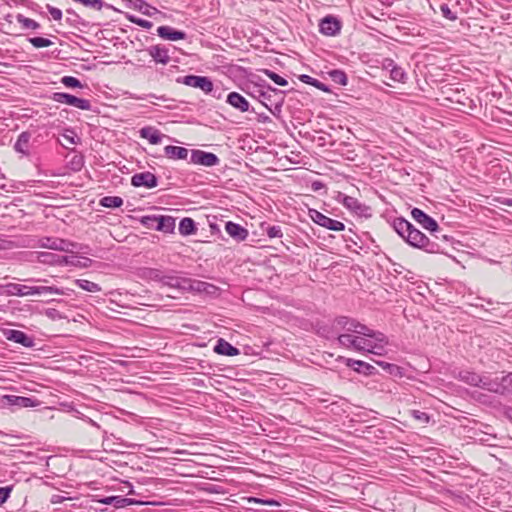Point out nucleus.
Segmentation results:
<instances>
[{
    "mask_svg": "<svg viewBox=\"0 0 512 512\" xmlns=\"http://www.w3.org/2000/svg\"><path fill=\"white\" fill-rule=\"evenodd\" d=\"M395 232L410 246L424 250L427 253L442 252L441 246L431 241L424 233L403 217H397L392 222Z\"/></svg>",
    "mask_w": 512,
    "mask_h": 512,
    "instance_id": "obj_1",
    "label": "nucleus"
},
{
    "mask_svg": "<svg viewBox=\"0 0 512 512\" xmlns=\"http://www.w3.org/2000/svg\"><path fill=\"white\" fill-rule=\"evenodd\" d=\"M336 340L341 347L346 349L376 355H382L385 346L388 344V338L384 333H382V337H364L357 334L338 335Z\"/></svg>",
    "mask_w": 512,
    "mask_h": 512,
    "instance_id": "obj_2",
    "label": "nucleus"
},
{
    "mask_svg": "<svg viewBox=\"0 0 512 512\" xmlns=\"http://www.w3.org/2000/svg\"><path fill=\"white\" fill-rule=\"evenodd\" d=\"M323 335L327 339H332L338 336V335H363L364 337H382V332L375 331L366 325L360 323L358 320L347 317V316H338L336 317L331 326V331H326L325 328H323Z\"/></svg>",
    "mask_w": 512,
    "mask_h": 512,
    "instance_id": "obj_3",
    "label": "nucleus"
},
{
    "mask_svg": "<svg viewBox=\"0 0 512 512\" xmlns=\"http://www.w3.org/2000/svg\"><path fill=\"white\" fill-rule=\"evenodd\" d=\"M265 90H257L256 93H249L264 105L275 117H280L285 99V92L267 84Z\"/></svg>",
    "mask_w": 512,
    "mask_h": 512,
    "instance_id": "obj_4",
    "label": "nucleus"
},
{
    "mask_svg": "<svg viewBox=\"0 0 512 512\" xmlns=\"http://www.w3.org/2000/svg\"><path fill=\"white\" fill-rule=\"evenodd\" d=\"M32 247H40L45 249H50L54 251H62L67 253H75V252H82V253H88L89 247L87 245L78 244L71 242L66 239H62L59 237H50V236H44L38 238L35 243L31 245Z\"/></svg>",
    "mask_w": 512,
    "mask_h": 512,
    "instance_id": "obj_5",
    "label": "nucleus"
},
{
    "mask_svg": "<svg viewBox=\"0 0 512 512\" xmlns=\"http://www.w3.org/2000/svg\"><path fill=\"white\" fill-rule=\"evenodd\" d=\"M176 82L189 87L197 88L203 91L205 94H210L213 91L214 84L212 80L207 76L198 75H186L180 76L176 79Z\"/></svg>",
    "mask_w": 512,
    "mask_h": 512,
    "instance_id": "obj_6",
    "label": "nucleus"
},
{
    "mask_svg": "<svg viewBox=\"0 0 512 512\" xmlns=\"http://www.w3.org/2000/svg\"><path fill=\"white\" fill-rule=\"evenodd\" d=\"M50 98L54 102L70 105L84 111H90L92 108L89 100L65 92H54Z\"/></svg>",
    "mask_w": 512,
    "mask_h": 512,
    "instance_id": "obj_7",
    "label": "nucleus"
},
{
    "mask_svg": "<svg viewBox=\"0 0 512 512\" xmlns=\"http://www.w3.org/2000/svg\"><path fill=\"white\" fill-rule=\"evenodd\" d=\"M411 216L423 229L434 234L436 239L440 238L436 234L440 231V228L437 221L434 218L426 214L423 210L416 207L411 210Z\"/></svg>",
    "mask_w": 512,
    "mask_h": 512,
    "instance_id": "obj_8",
    "label": "nucleus"
},
{
    "mask_svg": "<svg viewBox=\"0 0 512 512\" xmlns=\"http://www.w3.org/2000/svg\"><path fill=\"white\" fill-rule=\"evenodd\" d=\"M309 217L313 220L314 223L322 226L331 231H343L345 229L344 223L332 219L323 213L319 212L316 209H309L308 212Z\"/></svg>",
    "mask_w": 512,
    "mask_h": 512,
    "instance_id": "obj_9",
    "label": "nucleus"
},
{
    "mask_svg": "<svg viewBox=\"0 0 512 512\" xmlns=\"http://www.w3.org/2000/svg\"><path fill=\"white\" fill-rule=\"evenodd\" d=\"M190 163L204 167H213L220 163V159L212 152L194 149L191 150Z\"/></svg>",
    "mask_w": 512,
    "mask_h": 512,
    "instance_id": "obj_10",
    "label": "nucleus"
},
{
    "mask_svg": "<svg viewBox=\"0 0 512 512\" xmlns=\"http://www.w3.org/2000/svg\"><path fill=\"white\" fill-rule=\"evenodd\" d=\"M337 362H343L347 367L353 369L355 372L359 374H363L365 376H372L377 373V370L371 364L364 362L362 360H355L352 358H346L344 356H339L336 359Z\"/></svg>",
    "mask_w": 512,
    "mask_h": 512,
    "instance_id": "obj_11",
    "label": "nucleus"
},
{
    "mask_svg": "<svg viewBox=\"0 0 512 512\" xmlns=\"http://www.w3.org/2000/svg\"><path fill=\"white\" fill-rule=\"evenodd\" d=\"M340 197L342 198V200H341L342 204L348 210L352 211L356 215L361 216V217H370L371 216L370 208L368 206H366L365 204H362L361 202H359L358 199L348 196V195H344V194H340L339 198Z\"/></svg>",
    "mask_w": 512,
    "mask_h": 512,
    "instance_id": "obj_12",
    "label": "nucleus"
},
{
    "mask_svg": "<svg viewBox=\"0 0 512 512\" xmlns=\"http://www.w3.org/2000/svg\"><path fill=\"white\" fill-rule=\"evenodd\" d=\"M341 27L340 20L332 15L325 16L319 23V31L325 36H336L340 33Z\"/></svg>",
    "mask_w": 512,
    "mask_h": 512,
    "instance_id": "obj_13",
    "label": "nucleus"
},
{
    "mask_svg": "<svg viewBox=\"0 0 512 512\" xmlns=\"http://www.w3.org/2000/svg\"><path fill=\"white\" fill-rule=\"evenodd\" d=\"M7 340L20 344L26 348H32L35 345V339L33 336H29L23 331L8 329L4 332Z\"/></svg>",
    "mask_w": 512,
    "mask_h": 512,
    "instance_id": "obj_14",
    "label": "nucleus"
},
{
    "mask_svg": "<svg viewBox=\"0 0 512 512\" xmlns=\"http://www.w3.org/2000/svg\"><path fill=\"white\" fill-rule=\"evenodd\" d=\"M131 185L134 187H145L151 189L158 185V179L149 171L136 173L131 177Z\"/></svg>",
    "mask_w": 512,
    "mask_h": 512,
    "instance_id": "obj_15",
    "label": "nucleus"
},
{
    "mask_svg": "<svg viewBox=\"0 0 512 512\" xmlns=\"http://www.w3.org/2000/svg\"><path fill=\"white\" fill-rule=\"evenodd\" d=\"M99 502L104 505H113L115 508H124L130 505H144L148 503L124 496H108L100 499Z\"/></svg>",
    "mask_w": 512,
    "mask_h": 512,
    "instance_id": "obj_16",
    "label": "nucleus"
},
{
    "mask_svg": "<svg viewBox=\"0 0 512 512\" xmlns=\"http://www.w3.org/2000/svg\"><path fill=\"white\" fill-rule=\"evenodd\" d=\"M226 102L242 113L249 111L254 112L253 108L250 109V103L247 99L238 92H230L227 95Z\"/></svg>",
    "mask_w": 512,
    "mask_h": 512,
    "instance_id": "obj_17",
    "label": "nucleus"
},
{
    "mask_svg": "<svg viewBox=\"0 0 512 512\" xmlns=\"http://www.w3.org/2000/svg\"><path fill=\"white\" fill-rule=\"evenodd\" d=\"M161 284L170 288L186 290L188 278L179 277L173 271L164 272Z\"/></svg>",
    "mask_w": 512,
    "mask_h": 512,
    "instance_id": "obj_18",
    "label": "nucleus"
},
{
    "mask_svg": "<svg viewBox=\"0 0 512 512\" xmlns=\"http://www.w3.org/2000/svg\"><path fill=\"white\" fill-rule=\"evenodd\" d=\"M225 230L236 242L245 241L249 236V232L245 227L232 221L225 223Z\"/></svg>",
    "mask_w": 512,
    "mask_h": 512,
    "instance_id": "obj_19",
    "label": "nucleus"
},
{
    "mask_svg": "<svg viewBox=\"0 0 512 512\" xmlns=\"http://www.w3.org/2000/svg\"><path fill=\"white\" fill-rule=\"evenodd\" d=\"M157 34L160 38L169 41L184 40L187 37V34L184 31L176 30L168 25L158 27Z\"/></svg>",
    "mask_w": 512,
    "mask_h": 512,
    "instance_id": "obj_20",
    "label": "nucleus"
},
{
    "mask_svg": "<svg viewBox=\"0 0 512 512\" xmlns=\"http://www.w3.org/2000/svg\"><path fill=\"white\" fill-rule=\"evenodd\" d=\"M155 63L167 65L170 62L169 50L162 45H153L147 49Z\"/></svg>",
    "mask_w": 512,
    "mask_h": 512,
    "instance_id": "obj_21",
    "label": "nucleus"
},
{
    "mask_svg": "<svg viewBox=\"0 0 512 512\" xmlns=\"http://www.w3.org/2000/svg\"><path fill=\"white\" fill-rule=\"evenodd\" d=\"M213 350L215 353L225 356H236L240 354V351L237 347L231 345L223 338H219L217 340Z\"/></svg>",
    "mask_w": 512,
    "mask_h": 512,
    "instance_id": "obj_22",
    "label": "nucleus"
},
{
    "mask_svg": "<svg viewBox=\"0 0 512 512\" xmlns=\"http://www.w3.org/2000/svg\"><path fill=\"white\" fill-rule=\"evenodd\" d=\"M31 139V133L28 131H23L19 134L15 144H14V150L17 153H20L24 156H29V142Z\"/></svg>",
    "mask_w": 512,
    "mask_h": 512,
    "instance_id": "obj_23",
    "label": "nucleus"
},
{
    "mask_svg": "<svg viewBox=\"0 0 512 512\" xmlns=\"http://www.w3.org/2000/svg\"><path fill=\"white\" fill-rule=\"evenodd\" d=\"M62 257L52 252H35V259L41 264L62 266Z\"/></svg>",
    "mask_w": 512,
    "mask_h": 512,
    "instance_id": "obj_24",
    "label": "nucleus"
},
{
    "mask_svg": "<svg viewBox=\"0 0 512 512\" xmlns=\"http://www.w3.org/2000/svg\"><path fill=\"white\" fill-rule=\"evenodd\" d=\"M164 154L167 158L172 160H186L189 155V150L180 146L167 145L164 147Z\"/></svg>",
    "mask_w": 512,
    "mask_h": 512,
    "instance_id": "obj_25",
    "label": "nucleus"
},
{
    "mask_svg": "<svg viewBox=\"0 0 512 512\" xmlns=\"http://www.w3.org/2000/svg\"><path fill=\"white\" fill-rule=\"evenodd\" d=\"M129 7H132L147 16L158 13L157 8L148 4L145 0H124Z\"/></svg>",
    "mask_w": 512,
    "mask_h": 512,
    "instance_id": "obj_26",
    "label": "nucleus"
},
{
    "mask_svg": "<svg viewBox=\"0 0 512 512\" xmlns=\"http://www.w3.org/2000/svg\"><path fill=\"white\" fill-rule=\"evenodd\" d=\"M482 375L472 370H461L458 372L456 378L470 386L478 387L481 383Z\"/></svg>",
    "mask_w": 512,
    "mask_h": 512,
    "instance_id": "obj_27",
    "label": "nucleus"
},
{
    "mask_svg": "<svg viewBox=\"0 0 512 512\" xmlns=\"http://www.w3.org/2000/svg\"><path fill=\"white\" fill-rule=\"evenodd\" d=\"M139 135L141 138L147 139L153 145L159 144L164 136L158 129L152 126H145L141 128L139 130Z\"/></svg>",
    "mask_w": 512,
    "mask_h": 512,
    "instance_id": "obj_28",
    "label": "nucleus"
},
{
    "mask_svg": "<svg viewBox=\"0 0 512 512\" xmlns=\"http://www.w3.org/2000/svg\"><path fill=\"white\" fill-rule=\"evenodd\" d=\"M479 388L487 390L489 392L500 395L502 393V388L499 386V377L491 378L487 375H482L481 383Z\"/></svg>",
    "mask_w": 512,
    "mask_h": 512,
    "instance_id": "obj_29",
    "label": "nucleus"
},
{
    "mask_svg": "<svg viewBox=\"0 0 512 512\" xmlns=\"http://www.w3.org/2000/svg\"><path fill=\"white\" fill-rule=\"evenodd\" d=\"M92 264V260L87 257H78L75 255L63 256L62 266H74L79 268H88Z\"/></svg>",
    "mask_w": 512,
    "mask_h": 512,
    "instance_id": "obj_30",
    "label": "nucleus"
},
{
    "mask_svg": "<svg viewBox=\"0 0 512 512\" xmlns=\"http://www.w3.org/2000/svg\"><path fill=\"white\" fill-rule=\"evenodd\" d=\"M56 294V295H64L63 289H60L56 286H28L27 285V296L30 295H41V294Z\"/></svg>",
    "mask_w": 512,
    "mask_h": 512,
    "instance_id": "obj_31",
    "label": "nucleus"
},
{
    "mask_svg": "<svg viewBox=\"0 0 512 512\" xmlns=\"http://www.w3.org/2000/svg\"><path fill=\"white\" fill-rule=\"evenodd\" d=\"M175 229V218L172 216L158 215L157 231L172 233Z\"/></svg>",
    "mask_w": 512,
    "mask_h": 512,
    "instance_id": "obj_32",
    "label": "nucleus"
},
{
    "mask_svg": "<svg viewBox=\"0 0 512 512\" xmlns=\"http://www.w3.org/2000/svg\"><path fill=\"white\" fill-rule=\"evenodd\" d=\"M5 293L9 296L24 297L27 296V285L8 283L3 286Z\"/></svg>",
    "mask_w": 512,
    "mask_h": 512,
    "instance_id": "obj_33",
    "label": "nucleus"
},
{
    "mask_svg": "<svg viewBox=\"0 0 512 512\" xmlns=\"http://www.w3.org/2000/svg\"><path fill=\"white\" fill-rule=\"evenodd\" d=\"M196 232L195 222L192 218L185 217L179 223V233L183 236L192 235Z\"/></svg>",
    "mask_w": 512,
    "mask_h": 512,
    "instance_id": "obj_34",
    "label": "nucleus"
},
{
    "mask_svg": "<svg viewBox=\"0 0 512 512\" xmlns=\"http://www.w3.org/2000/svg\"><path fill=\"white\" fill-rule=\"evenodd\" d=\"M16 20L19 24H21L22 28L26 30H37L41 27L37 21L28 18L20 13L16 15Z\"/></svg>",
    "mask_w": 512,
    "mask_h": 512,
    "instance_id": "obj_35",
    "label": "nucleus"
},
{
    "mask_svg": "<svg viewBox=\"0 0 512 512\" xmlns=\"http://www.w3.org/2000/svg\"><path fill=\"white\" fill-rule=\"evenodd\" d=\"M99 204L105 208H119L123 204V199L119 196H105L100 199Z\"/></svg>",
    "mask_w": 512,
    "mask_h": 512,
    "instance_id": "obj_36",
    "label": "nucleus"
},
{
    "mask_svg": "<svg viewBox=\"0 0 512 512\" xmlns=\"http://www.w3.org/2000/svg\"><path fill=\"white\" fill-rule=\"evenodd\" d=\"M75 284L79 288H81L87 292L96 293V292L101 291V287L97 283H94L87 279H77V280H75Z\"/></svg>",
    "mask_w": 512,
    "mask_h": 512,
    "instance_id": "obj_37",
    "label": "nucleus"
},
{
    "mask_svg": "<svg viewBox=\"0 0 512 512\" xmlns=\"http://www.w3.org/2000/svg\"><path fill=\"white\" fill-rule=\"evenodd\" d=\"M328 75L334 83L342 85V86L347 85L348 78H347L346 73L343 70L333 69L328 72Z\"/></svg>",
    "mask_w": 512,
    "mask_h": 512,
    "instance_id": "obj_38",
    "label": "nucleus"
},
{
    "mask_svg": "<svg viewBox=\"0 0 512 512\" xmlns=\"http://www.w3.org/2000/svg\"><path fill=\"white\" fill-rule=\"evenodd\" d=\"M389 74L390 78L395 82L406 83L407 81V74L405 70L399 65L392 66V69L389 72Z\"/></svg>",
    "mask_w": 512,
    "mask_h": 512,
    "instance_id": "obj_39",
    "label": "nucleus"
},
{
    "mask_svg": "<svg viewBox=\"0 0 512 512\" xmlns=\"http://www.w3.org/2000/svg\"><path fill=\"white\" fill-rule=\"evenodd\" d=\"M376 364L382 367L390 375L402 377V368L396 364L388 363L385 361H376Z\"/></svg>",
    "mask_w": 512,
    "mask_h": 512,
    "instance_id": "obj_40",
    "label": "nucleus"
},
{
    "mask_svg": "<svg viewBox=\"0 0 512 512\" xmlns=\"http://www.w3.org/2000/svg\"><path fill=\"white\" fill-rule=\"evenodd\" d=\"M10 402L13 405L19 406V407H33L35 406V400L30 397H23V396H9L8 397Z\"/></svg>",
    "mask_w": 512,
    "mask_h": 512,
    "instance_id": "obj_41",
    "label": "nucleus"
},
{
    "mask_svg": "<svg viewBox=\"0 0 512 512\" xmlns=\"http://www.w3.org/2000/svg\"><path fill=\"white\" fill-rule=\"evenodd\" d=\"M300 81L305 83V84H309V85H312L316 88H318L319 90L321 91H324V92H328L329 91V88L327 87L326 84L322 83L321 81L309 76V75H306V74H303L299 77Z\"/></svg>",
    "mask_w": 512,
    "mask_h": 512,
    "instance_id": "obj_42",
    "label": "nucleus"
},
{
    "mask_svg": "<svg viewBox=\"0 0 512 512\" xmlns=\"http://www.w3.org/2000/svg\"><path fill=\"white\" fill-rule=\"evenodd\" d=\"M163 273H164V271H162L160 269L145 268L143 270L142 275H143L144 278H146L148 280L161 283Z\"/></svg>",
    "mask_w": 512,
    "mask_h": 512,
    "instance_id": "obj_43",
    "label": "nucleus"
},
{
    "mask_svg": "<svg viewBox=\"0 0 512 512\" xmlns=\"http://www.w3.org/2000/svg\"><path fill=\"white\" fill-rule=\"evenodd\" d=\"M499 386L503 389L500 395H506L512 392V372L499 377Z\"/></svg>",
    "mask_w": 512,
    "mask_h": 512,
    "instance_id": "obj_44",
    "label": "nucleus"
},
{
    "mask_svg": "<svg viewBox=\"0 0 512 512\" xmlns=\"http://www.w3.org/2000/svg\"><path fill=\"white\" fill-rule=\"evenodd\" d=\"M262 73L265 74L268 78H270L275 84L279 86H287L288 81L283 78L282 76L278 75L272 70L269 69H263Z\"/></svg>",
    "mask_w": 512,
    "mask_h": 512,
    "instance_id": "obj_45",
    "label": "nucleus"
},
{
    "mask_svg": "<svg viewBox=\"0 0 512 512\" xmlns=\"http://www.w3.org/2000/svg\"><path fill=\"white\" fill-rule=\"evenodd\" d=\"M140 223L148 228V229H155L157 230V223H158V215H146L142 216L140 219Z\"/></svg>",
    "mask_w": 512,
    "mask_h": 512,
    "instance_id": "obj_46",
    "label": "nucleus"
},
{
    "mask_svg": "<svg viewBox=\"0 0 512 512\" xmlns=\"http://www.w3.org/2000/svg\"><path fill=\"white\" fill-rule=\"evenodd\" d=\"M28 41L35 48L49 47L53 44L50 39L43 37H30Z\"/></svg>",
    "mask_w": 512,
    "mask_h": 512,
    "instance_id": "obj_47",
    "label": "nucleus"
},
{
    "mask_svg": "<svg viewBox=\"0 0 512 512\" xmlns=\"http://www.w3.org/2000/svg\"><path fill=\"white\" fill-rule=\"evenodd\" d=\"M126 18L133 24H136L142 28L150 29L153 26V23L151 21L139 18L135 15L126 14Z\"/></svg>",
    "mask_w": 512,
    "mask_h": 512,
    "instance_id": "obj_48",
    "label": "nucleus"
},
{
    "mask_svg": "<svg viewBox=\"0 0 512 512\" xmlns=\"http://www.w3.org/2000/svg\"><path fill=\"white\" fill-rule=\"evenodd\" d=\"M209 286L211 285L206 282L191 280L188 278L186 290L205 291Z\"/></svg>",
    "mask_w": 512,
    "mask_h": 512,
    "instance_id": "obj_49",
    "label": "nucleus"
},
{
    "mask_svg": "<svg viewBox=\"0 0 512 512\" xmlns=\"http://www.w3.org/2000/svg\"><path fill=\"white\" fill-rule=\"evenodd\" d=\"M61 83L69 88H83V84L73 76H64L61 79Z\"/></svg>",
    "mask_w": 512,
    "mask_h": 512,
    "instance_id": "obj_50",
    "label": "nucleus"
},
{
    "mask_svg": "<svg viewBox=\"0 0 512 512\" xmlns=\"http://www.w3.org/2000/svg\"><path fill=\"white\" fill-rule=\"evenodd\" d=\"M440 11L442 16L450 21H455L458 18L457 14L453 12L446 3L440 5Z\"/></svg>",
    "mask_w": 512,
    "mask_h": 512,
    "instance_id": "obj_51",
    "label": "nucleus"
},
{
    "mask_svg": "<svg viewBox=\"0 0 512 512\" xmlns=\"http://www.w3.org/2000/svg\"><path fill=\"white\" fill-rule=\"evenodd\" d=\"M74 2L81 3L86 7L101 10L104 6V2L102 0H73Z\"/></svg>",
    "mask_w": 512,
    "mask_h": 512,
    "instance_id": "obj_52",
    "label": "nucleus"
},
{
    "mask_svg": "<svg viewBox=\"0 0 512 512\" xmlns=\"http://www.w3.org/2000/svg\"><path fill=\"white\" fill-rule=\"evenodd\" d=\"M249 503H257V504H263L268 506H280V502H278L275 499H262L257 497H249L248 498Z\"/></svg>",
    "mask_w": 512,
    "mask_h": 512,
    "instance_id": "obj_53",
    "label": "nucleus"
},
{
    "mask_svg": "<svg viewBox=\"0 0 512 512\" xmlns=\"http://www.w3.org/2000/svg\"><path fill=\"white\" fill-rule=\"evenodd\" d=\"M266 234L269 238H281L283 236L282 229L278 225L269 226L266 229Z\"/></svg>",
    "mask_w": 512,
    "mask_h": 512,
    "instance_id": "obj_54",
    "label": "nucleus"
},
{
    "mask_svg": "<svg viewBox=\"0 0 512 512\" xmlns=\"http://www.w3.org/2000/svg\"><path fill=\"white\" fill-rule=\"evenodd\" d=\"M411 416L418 420L421 423H428L430 420L429 415L426 412L420 411V410H412Z\"/></svg>",
    "mask_w": 512,
    "mask_h": 512,
    "instance_id": "obj_55",
    "label": "nucleus"
},
{
    "mask_svg": "<svg viewBox=\"0 0 512 512\" xmlns=\"http://www.w3.org/2000/svg\"><path fill=\"white\" fill-rule=\"evenodd\" d=\"M46 9L55 21H60L62 19L63 14L59 8L47 4Z\"/></svg>",
    "mask_w": 512,
    "mask_h": 512,
    "instance_id": "obj_56",
    "label": "nucleus"
},
{
    "mask_svg": "<svg viewBox=\"0 0 512 512\" xmlns=\"http://www.w3.org/2000/svg\"><path fill=\"white\" fill-rule=\"evenodd\" d=\"M12 486L0 487V506L4 504L10 496Z\"/></svg>",
    "mask_w": 512,
    "mask_h": 512,
    "instance_id": "obj_57",
    "label": "nucleus"
},
{
    "mask_svg": "<svg viewBox=\"0 0 512 512\" xmlns=\"http://www.w3.org/2000/svg\"><path fill=\"white\" fill-rule=\"evenodd\" d=\"M66 13H67L68 15H70V16H68V17L66 18V21H67L69 24H71V25H75V24H77V23H78L79 18H80L78 14H76V13H75L73 10H71V9L66 10Z\"/></svg>",
    "mask_w": 512,
    "mask_h": 512,
    "instance_id": "obj_58",
    "label": "nucleus"
},
{
    "mask_svg": "<svg viewBox=\"0 0 512 512\" xmlns=\"http://www.w3.org/2000/svg\"><path fill=\"white\" fill-rule=\"evenodd\" d=\"M72 167L74 170L78 171L83 166V158L82 156H75L71 161Z\"/></svg>",
    "mask_w": 512,
    "mask_h": 512,
    "instance_id": "obj_59",
    "label": "nucleus"
},
{
    "mask_svg": "<svg viewBox=\"0 0 512 512\" xmlns=\"http://www.w3.org/2000/svg\"><path fill=\"white\" fill-rule=\"evenodd\" d=\"M392 66H397L396 62L393 59L385 58L382 62V68L387 71H391Z\"/></svg>",
    "mask_w": 512,
    "mask_h": 512,
    "instance_id": "obj_60",
    "label": "nucleus"
},
{
    "mask_svg": "<svg viewBox=\"0 0 512 512\" xmlns=\"http://www.w3.org/2000/svg\"><path fill=\"white\" fill-rule=\"evenodd\" d=\"M258 121L261 123H268L271 121V118L264 113L258 114Z\"/></svg>",
    "mask_w": 512,
    "mask_h": 512,
    "instance_id": "obj_61",
    "label": "nucleus"
},
{
    "mask_svg": "<svg viewBox=\"0 0 512 512\" xmlns=\"http://www.w3.org/2000/svg\"><path fill=\"white\" fill-rule=\"evenodd\" d=\"M500 303H497V307H493L491 309V312L497 316H505L506 313H504L503 311H500V307H499Z\"/></svg>",
    "mask_w": 512,
    "mask_h": 512,
    "instance_id": "obj_62",
    "label": "nucleus"
},
{
    "mask_svg": "<svg viewBox=\"0 0 512 512\" xmlns=\"http://www.w3.org/2000/svg\"><path fill=\"white\" fill-rule=\"evenodd\" d=\"M64 499L65 498L63 496L53 495L52 498H51V503H53V504L62 503L64 501Z\"/></svg>",
    "mask_w": 512,
    "mask_h": 512,
    "instance_id": "obj_63",
    "label": "nucleus"
},
{
    "mask_svg": "<svg viewBox=\"0 0 512 512\" xmlns=\"http://www.w3.org/2000/svg\"><path fill=\"white\" fill-rule=\"evenodd\" d=\"M505 415L512 422V407L506 408Z\"/></svg>",
    "mask_w": 512,
    "mask_h": 512,
    "instance_id": "obj_64",
    "label": "nucleus"
}]
</instances>
